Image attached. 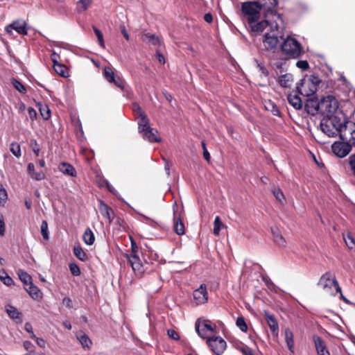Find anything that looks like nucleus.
Here are the masks:
<instances>
[{
    "label": "nucleus",
    "instance_id": "nucleus-49",
    "mask_svg": "<svg viewBox=\"0 0 355 355\" xmlns=\"http://www.w3.org/2000/svg\"><path fill=\"white\" fill-rule=\"evenodd\" d=\"M272 191L276 199L281 203H283V200H284V196L282 190L279 188H275L274 189H272Z\"/></svg>",
    "mask_w": 355,
    "mask_h": 355
},
{
    "label": "nucleus",
    "instance_id": "nucleus-63",
    "mask_svg": "<svg viewBox=\"0 0 355 355\" xmlns=\"http://www.w3.org/2000/svg\"><path fill=\"white\" fill-rule=\"evenodd\" d=\"M120 30H121V32L122 35H123V37L125 38V40L127 41H128L130 40V37H129L128 33L126 31L125 26L124 25H121L120 26Z\"/></svg>",
    "mask_w": 355,
    "mask_h": 355
},
{
    "label": "nucleus",
    "instance_id": "nucleus-57",
    "mask_svg": "<svg viewBox=\"0 0 355 355\" xmlns=\"http://www.w3.org/2000/svg\"><path fill=\"white\" fill-rule=\"evenodd\" d=\"M8 198L6 190L3 188L1 183H0V200L6 201Z\"/></svg>",
    "mask_w": 355,
    "mask_h": 355
},
{
    "label": "nucleus",
    "instance_id": "nucleus-55",
    "mask_svg": "<svg viewBox=\"0 0 355 355\" xmlns=\"http://www.w3.org/2000/svg\"><path fill=\"white\" fill-rule=\"evenodd\" d=\"M167 334L168 337L173 340H180L179 334L175 331L174 329H170L167 331Z\"/></svg>",
    "mask_w": 355,
    "mask_h": 355
},
{
    "label": "nucleus",
    "instance_id": "nucleus-47",
    "mask_svg": "<svg viewBox=\"0 0 355 355\" xmlns=\"http://www.w3.org/2000/svg\"><path fill=\"white\" fill-rule=\"evenodd\" d=\"M91 5V0H79L78 2V8L83 11L87 10Z\"/></svg>",
    "mask_w": 355,
    "mask_h": 355
},
{
    "label": "nucleus",
    "instance_id": "nucleus-43",
    "mask_svg": "<svg viewBox=\"0 0 355 355\" xmlns=\"http://www.w3.org/2000/svg\"><path fill=\"white\" fill-rule=\"evenodd\" d=\"M236 326L243 332H247L248 326L243 317H238L236 322Z\"/></svg>",
    "mask_w": 355,
    "mask_h": 355
},
{
    "label": "nucleus",
    "instance_id": "nucleus-23",
    "mask_svg": "<svg viewBox=\"0 0 355 355\" xmlns=\"http://www.w3.org/2000/svg\"><path fill=\"white\" fill-rule=\"evenodd\" d=\"M128 259L134 271L140 273L143 272L142 262L138 255H128Z\"/></svg>",
    "mask_w": 355,
    "mask_h": 355
},
{
    "label": "nucleus",
    "instance_id": "nucleus-1",
    "mask_svg": "<svg viewBox=\"0 0 355 355\" xmlns=\"http://www.w3.org/2000/svg\"><path fill=\"white\" fill-rule=\"evenodd\" d=\"M277 0H257L256 1H246L241 5V10L248 22L254 19L259 18L260 10H263L267 14L280 18V15L277 12L275 8L277 6Z\"/></svg>",
    "mask_w": 355,
    "mask_h": 355
},
{
    "label": "nucleus",
    "instance_id": "nucleus-22",
    "mask_svg": "<svg viewBox=\"0 0 355 355\" xmlns=\"http://www.w3.org/2000/svg\"><path fill=\"white\" fill-rule=\"evenodd\" d=\"M6 311L8 316L16 321L21 323L22 322V314L15 306L12 305L6 306Z\"/></svg>",
    "mask_w": 355,
    "mask_h": 355
},
{
    "label": "nucleus",
    "instance_id": "nucleus-31",
    "mask_svg": "<svg viewBox=\"0 0 355 355\" xmlns=\"http://www.w3.org/2000/svg\"><path fill=\"white\" fill-rule=\"evenodd\" d=\"M285 340L288 349L291 352H294V340H293V334L289 329H286L285 330Z\"/></svg>",
    "mask_w": 355,
    "mask_h": 355
},
{
    "label": "nucleus",
    "instance_id": "nucleus-28",
    "mask_svg": "<svg viewBox=\"0 0 355 355\" xmlns=\"http://www.w3.org/2000/svg\"><path fill=\"white\" fill-rule=\"evenodd\" d=\"M173 229L175 232L178 235H182L185 232L184 223L180 218H176L175 214H174Z\"/></svg>",
    "mask_w": 355,
    "mask_h": 355
},
{
    "label": "nucleus",
    "instance_id": "nucleus-32",
    "mask_svg": "<svg viewBox=\"0 0 355 355\" xmlns=\"http://www.w3.org/2000/svg\"><path fill=\"white\" fill-rule=\"evenodd\" d=\"M293 80V75L291 73H286L279 77V84L283 87H290Z\"/></svg>",
    "mask_w": 355,
    "mask_h": 355
},
{
    "label": "nucleus",
    "instance_id": "nucleus-44",
    "mask_svg": "<svg viewBox=\"0 0 355 355\" xmlns=\"http://www.w3.org/2000/svg\"><path fill=\"white\" fill-rule=\"evenodd\" d=\"M306 78L301 79L300 83L297 86V90L302 95V90L304 88H306V90H310L311 89H312L311 84L303 83L304 81H306Z\"/></svg>",
    "mask_w": 355,
    "mask_h": 355
},
{
    "label": "nucleus",
    "instance_id": "nucleus-9",
    "mask_svg": "<svg viewBox=\"0 0 355 355\" xmlns=\"http://www.w3.org/2000/svg\"><path fill=\"white\" fill-rule=\"evenodd\" d=\"M352 144L349 142L335 141L331 145L332 152L338 157L343 158L347 156L352 150Z\"/></svg>",
    "mask_w": 355,
    "mask_h": 355
},
{
    "label": "nucleus",
    "instance_id": "nucleus-21",
    "mask_svg": "<svg viewBox=\"0 0 355 355\" xmlns=\"http://www.w3.org/2000/svg\"><path fill=\"white\" fill-rule=\"evenodd\" d=\"M141 39L144 42L148 45L157 46H161L162 44L159 37L155 34H150L149 33H144L141 35Z\"/></svg>",
    "mask_w": 355,
    "mask_h": 355
},
{
    "label": "nucleus",
    "instance_id": "nucleus-26",
    "mask_svg": "<svg viewBox=\"0 0 355 355\" xmlns=\"http://www.w3.org/2000/svg\"><path fill=\"white\" fill-rule=\"evenodd\" d=\"M288 103L295 109L300 110L302 108V101L297 95L288 94L287 96Z\"/></svg>",
    "mask_w": 355,
    "mask_h": 355
},
{
    "label": "nucleus",
    "instance_id": "nucleus-6",
    "mask_svg": "<svg viewBox=\"0 0 355 355\" xmlns=\"http://www.w3.org/2000/svg\"><path fill=\"white\" fill-rule=\"evenodd\" d=\"M327 119L329 120L331 127L336 130V135L338 134L342 141L347 140L349 134V128L352 123L342 122L340 119L334 114L331 116H327Z\"/></svg>",
    "mask_w": 355,
    "mask_h": 355
},
{
    "label": "nucleus",
    "instance_id": "nucleus-52",
    "mask_svg": "<svg viewBox=\"0 0 355 355\" xmlns=\"http://www.w3.org/2000/svg\"><path fill=\"white\" fill-rule=\"evenodd\" d=\"M69 270L73 276H79L81 273L79 266L74 263L69 264Z\"/></svg>",
    "mask_w": 355,
    "mask_h": 355
},
{
    "label": "nucleus",
    "instance_id": "nucleus-24",
    "mask_svg": "<svg viewBox=\"0 0 355 355\" xmlns=\"http://www.w3.org/2000/svg\"><path fill=\"white\" fill-rule=\"evenodd\" d=\"M58 169L64 175L71 177H76L77 175L75 168L67 162L60 163L58 166Z\"/></svg>",
    "mask_w": 355,
    "mask_h": 355
},
{
    "label": "nucleus",
    "instance_id": "nucleus-34",
    "mask_svg": "<svg viewBox=\"0 0 355 355\" xmlns=\"http://www.w3.org/2000/svg\"><path fill=\"white\" fill-rule=\"evenodd\" d=\"M73 253L74 255L80 261H85L88 259V256L86 252L83 250L82 247L78 245H75L73 248Z\"/></svg>",
    "mask_w": 355,
    "mask_h": 355
},
{
    "label": "nucleus",
    "instance_id": "nucleus-33",
    "mask_svg": "<svg viewBox=\"0 0 355 355\" xmlns=\"http://www.w3.org/2000/svg\"><path fill=\"white\" fill-rule=\"evenodd\" d=\"M25 289L33 299L36 300L40 297V290L33 285L32 282Z\"/></svg>",
    "mask_w": 355,
    "mask_h": 355
},
{
    "label": "nucleus",
    "instance_id": "nucleus-46",
    "mask_svg": "<svg viewBox=\"0 0 355 355\" xmlns=\"http://www.w3.org/2000/svg\"><path fill=\"white\" fill-rule=\"evenodd\" d=\"M41 234L45 240L49 239V232H48V223L46 220H43L41 224Z\"/></svg>",
    "mask_w": 355,
    "mask_h": 355
},
{
    "label": "nucleus",
    "instance_id": "nucleus-45",
    "mask_svg": "<svg viewBox=\"0 0 355 355\" xmlns=\"http://www.w3.org/2000/svg\"><path fill=\"white\" fill-rule=\"evenodd\" d=\"M93 30L97 37L99 45L101 47L105 48L104 39L102 32L95 26H93Z\"/></svg>",
    "mask_w": 355,
    "mask_h": 355
},
{
    "label": "nucleus",
    "instance_id": "nucleus-25",
    "mask_svg": "<svg viewBox=\"0 0 355 355\" xmlns=\"http://www.w3.org/2000/svg\"><path fill=\"white\" fill-rule=\"evenodd\" d=\"M271 233L273 236V240L276 244L280 247L286 246V241L277 227H271Z\"/></svg>",
    "mask_w": 355,
    "mask_h": 355
},
{
    "label": "nucleus",
    "instance_id": "nucleus-41",
    "mask_svg": "<svg viewBox=\"0 0 355 355\" xmlns=\"http://www.w3.org/2000/svg\"><path fill=\"white\" fill-rule=\"evenodd\" d=\"M12 84L13 87L20 93L25 94L26 92V89L25 86L19 80L15 78H12Z\"/></svg>",
    "mask_w": 355,
    "mask_h": 355
},
{
    "label": "nucleus",
    "instance_id": "nucleus-27",
    "mask_svg": "<svg viewBox=\"0 0 355 355\" xmlns=\"http://www.w3.org/2000/svg\"><path fill=\"white\" fill-rule=\"evenodd\" d=\"M37 105L39 107V110L42 117L44 120L49 119L51 118V114L49 106L46 104L42 103L41 102L37 103Z\"/></svg>",
    "mask_w": 355,
    "mask_h": 355
},
{
    "label": "nucleus",
    "instance_id": "nucleus-35",
    "mask_svg": "<svg viewBox=\"0 0 355 355\" xmlns=\"http://www.w3.org/2000/svg\"><path fill=\"white\" fill-rule=\"evenodd\" d=\"M19 279L27 286L32 282V277L25 271L19 269L17 271Z\"/></svg>",
    "mask_w": 355,
    "mask_h": 355
},
{
    "label": "nucleus",
    "instance_id": "nucleus-53",
    "mask_svg": "<svg viewBox=\"0 0 355 355\" xmlns=\"http://www.w3.org/2000/svg\"><path fill=\"white\" fill-rule=\"evenodd\" d=\"M31 177L33 179L37 180V181L44 180L46 178L45 174L42 171H37V172L35 171V173H33Z\"/></svg>",
    "mask_w": 355,
    "mask_h": 355
},
{
    "label": "nucleus",
    "instance_id": "nucleus-3",
    "mask_svg": "<svg viewBox=\"0 0 355 355\" xmlns=\"http://www.w3.org/2000/svg\"><path fill=\"white\" fill-rule=\"evenodd\" d=\"M318 286L321 287L325 292L335 295L340 292V287L334 275L331 272L323 274L319 279Z\"/></svg>",
    "mask_w": 355,
    "mask_h": 355
},
{
    "label": "nucleus",
    "instance_id": "nucleus-40",
    "mask_svg": "<svg viewBox=\"0 0 355 355\" xmlns=\"http://www.w3.org/2000/svg\"><path fill=\"white\" fill-rule=\"evenodd\" d=\"M222 227H223V224L221 222L220 217L218 216H216L214 223L213 234L215 236H218Z\"/></svg>",
    "mask_w": 355,
    "mask_h": 355
},
{
    "label": "nucleus",
    "instance_id": "nucleus-2",
    "mask_svg": "<svg viewBox=\"0 0 355 355\" xmlns=\"http://www.w3.org/2000/svg\"><path fill=\"white\" fill-rule=\"evenodd\" d=\"M282 51L290 58L296 59L304 53L301 44L295 38L288 36L280 45Z\"/></svg>",
    "mask_w": 355,
    "mask_h": 355
},
{
    "label": "nucleus",
    "instance_id": "nucleus-14",
    "mask_svg": "<svg viewBox=\"0 0 355 355\" xmlns=\"http://www.w3.org/2000/svg\"><path fill=\"white\" fill-rule=\"evenodd\" d=\"M264 318L267 322L268 325L274 336H277L279 334V325L275 317L270 314L268 312L265 311Z\"/></svg>",
    "mask_w": 355,
    "mask_h": 355
},
{
    "label": "nucleus",
    "instance_id": "nucleus-17",
    "mask_svg": "<svg viewBox=\"0 0 355 355\" xmlns=\"http://www.w3.org/2000/svg\"><path fill=\"white\" fill-rule=\"evenodd\" d=\"M9 28L16 31L19 34L26 35H27L26 23L22 20L14 21L7 28L6 31L9 32Z\"/></svg>",
    "mask_w": 355,
    "mask_h": 355
},
{
    "label": "nucleus",
    "instance_id": "nucleus-36",
    "mask_svg": "<svg viewBox=\"0 0 355 355\" xmlns=\"http://www.w3.org/2000/svg\"><path fill=\"white\" fill-rule=\"evenodd\" d=\"M254 62H255L256 67L258 69L259 71L261 73V76L267 78L269 76V71L265 67L263 63L262 62L259 61L256 58L254 59Z\"/></svg>",
    "mask_w": 355,
    "mask_h": 355
},
{
    "label": "nucleus",
    "instance_id": "nucleus-51",
    "mask_svg": "<svg viewBox=\"0 0 355 355\" xmlns=\"http://www.w3.org/2000/svg\"><path fill=\"white\" fill-rule=\"evenodd\" d=\"M78 338L83 347H89V345L92 343L89 337L85 334L80 336Z\"/></svg>",
    "mask_w": 355,
    "mask_h": 355
},
{
    "label": "nucleus",
    "instance_id": "nucleus-5",
    "mask_svg": "<svg viewBox=\"0 0 355 355\" xmlns=\"http://www.w3.org/2000/svg\"><path fill=\"white\" fill-rule=\"evenodd\" d=\"M276 31H272L269 33H266L263 38V46L266 51H271L275 52L279 46L280 40H282V36L279 35L277 28L278 25L275 24Z\"/></svg>",
    "mask_w": 355,
    "mask_h": 355
},
{
    "label": "nucleus",
    "instance_id": "nucleus-42",
    "mask_svg": "<svg viewBox=\"0 0 355 355\" xmlns=\"http://www.w3.org/2000/svg\"><path fill=\"white\" fill-rule=\"evenodd\" d=\"M10 150L17 157H20L21 155L20 146L16 142H13L10 144Z\"/></svg>",
    "mask_w": 355,
    "mask_h": 355
},
{
    "label": "nucleus",
    "instance_id": "nucleus-16",
    "mask_svg": "<svg viewBox=\"0 0 355 355\" xmlns=\"http://www.w3.org/2000/svg\"><path fill=\"white\" fill-rule=\"evenodd\" d=\"M99 211L101 215L106 218L109 223H112L114 218V212L113 209L105 204L103 200H100Z\"/></svg>",
    "mask_w": 355,
    "mask_h": 355
},
{
    "label": "nucleus",
    "instance_id": "nucleus-58",
    "mask_svg": "<svg viewBox=\"0 0 355 355\" xmlns=\"http://www.w3.org/2000/svg\"><path fill=\"white\" fill-rule=\"evenodd\" d=\"M236 347L238 350H239L243 354V355H245L247 353V351L248 350V349L250 348L248 346H247L243 343L236 345Z\"/></svg>",
    "mask_w": 355,
    "mask_h": 355
},
{
    "label": "nucleus",
    "instance_id": "nucleus-19",
    "mask_svg": "<svg viewBox=\"0 0 355 355\" xmlns=\"http://www.w3.org/2000/svg\"><path fill=\"white\" fill-rule=\"evenodd\" d=\"M329 120L327 118H322L321 120L320 126L322 132L329 137H334L336 136V130L331 127V124L329 123Z\"/></svg>",
    "mask_w": 355,
    "mask_h": 355
},
{
    "label": "nucleus",
    "instance_id": "nucleus-61",
    "mask_svg": "<svg viewBox=\"0 0 355 355\" xmlns=\"http://www.w3.org/2000/svg\"><path fill=\"white\" fill-rule=\"evenodd\" d=\"M28 115H29V117L30 119L33 121L36 119L37 117V112H36V110L31 107H29L28 108Z\"/></svg>",
    "mask_w": 355,
    "mask_h": 355
},
{
    "label": "nucleus",
    "instance_id": "nucleus-59",
    "mask_svg": "<svg viewBox=\"0 0 355 355\" xmlns=\"http://www.w3.org/2000/svg\"><path fill=\"white\" fill-rule=\"evenodd\" d=\"M23 346L26 350L30 351V352H33L34 351L35 346L28 340L24 341Z\"/></svg>",
    "mask_w": 355,
    "mask_h": 355
},
{
    "label": "nucleus",
    "instance_id": "nucleus-64",
    "mask_svg": "<svg viewBox=\"0 0 355 355\" xmlns=\"http://www.w3.org/2000/svg\"><path fill=\"white\" fill-rule=\"evenodd\" d=\"M36 343L38 346H40V347L42 348H44L45 347V341L44 339L41 338H36Z\"/></svg>",
    "mask_w": 355,
    "mask_h": 355
},
{
    "label": "nucleus",
    "instance_id": "nucleus-30",
    "mask_svg": "<svg viewBox=\"0 0 355 355\" xmlns=\"http://www.w3.org/2000/svg\"><path fill=\"white\" fill-rule=\"evenodd\" d=\"M138 119L139 121L137 123L139 132L150 127V121L146 114L139 116Z\"/></svg>",
    "mask_w": 355,
    "mask_h": 355
},
{
    "label": "nucleus",
    "instance_id": "nucleus-50",
    "mask_svg": "<svg viewBox=\"0 0 355 355\" xmlns=\"http://www.w3.org/2000/svg\"><path fill=\"white\" fill-rule=\"evenodd\" d=\"M110 83L114 84L115 86L120 88L121 90H123L125 88L124 80L119 76H116L115 78H114V80H112Z\"/></svg>",
    "mask_w": 355,
    "mask_h": 355
},
{
    "label": "nucleus",
    "instance_id": "nucleus-13",
    "mask_svg": "<svg viewBox=\"0 0 355 355\" xmlns=\"http://www.w3.org/2000/svg\"><path fill=\"white\" fill-rule=\"evenodd\" d=\"M320 101L317 98H309L306 100L304 109L306 112L313 116L319 114Z\"/></svg>",
    "mask_w": 355,
    "mask_h": 355
},
{
    "label": "nucleus",
    "instance_id": "nucleus-7",
    "mask_svg": "<svg viewBox=\"0 0 355 355\" xmlns=\"http://www.w3.org/2000/svg\"><path fill=\"white\" fill-rule=\"evenodd\" d=\"M195 329L198 336L203 338H208L207 332L216 333V326L209 320L199 318L195 324Z\"/></svg>",
    "mask_w": 355,
    "mask_h": 355
},
{
    "label": "nucleus",
    "instance_id": "nucleus-29",
    "mask_svg": "<svg viewBox=\"0 0 355 355\" xmlns=\"http://www.w3.org/2000/svg\"><path fill=\"white\" fill-rule=\"evenodd\" d=\"M83 241L86 245H92L94 244L95 241V236L92 230L89 227H87L83 235Z\"/></svg>",
    "mask_w": 355,
    "mask_h": 355
},
{
    "label": "nucleus",
    "instance_id": "nucleus-20",
    "mask_svg": "<svg viewBox=\"0 0 355 355\" xmlns=\"http://www.w3.org/2000/svg\"><path fill=\"white\" fill-rule=\"evenodd\" d=\"M259 18H257L248 22V24L253 32H262L268 25V20L259 21Z\"/></svg>",
    "mask_w": 355,
    "mask_h": 355
},
{
    "label": "nucleus",
    "instance_id": "nucleus-60",
    "mask_svg": "<svg viewBox=\"0 0 355 355\" xmlns=\"http://www.w3.org/2000/svg\"><path fill=\"white\" fill-rule=\"evenodd\" d=\"M5 223L3 220V216L0 214V235L3 236L5 234Z\"/></svg>",
    "mask_w": 355,
    "mask_h": 355
},
{
    "label": "nucleus",
    "instance_id": "nucleus-39",
    "mask_svg": "<svg viewBox=\"0 0 355 355\" xmlns=\"http://www.w3.org/2000/svg\"><path fill=\"white\" fill-rule=\"evenodd\" d=\"M103 74L105 78L110 83L112 80H114V78L116 76L114 73L112 69L110 67H105L103 70Z\"/></svg>",
    "mask_w": 355,
    "mask_h": 355
},
{
    "label": "nucleus",
    "instance_id": "nucleus-37",
    "mask_svg": "<svg viewBox=\"0 0 355 355\" xmlns=\"http://www.w3.org/2000/svg\"><path fill=\"white\" fill-rule=\"evenodd\" d=\"M0 279L6 286H10L13 284L12 279L8 275L4 269L0 270Z\"/></svg>",
    "mask_w": 355,
    "mask_h": 355
},
{
    "label": "nucleus",
    "instance_id": "nucleus-11",
    "mask_svg": "<svg viewBox=\"0 0 355 355\" xmlns=\"http://www.w3.org/2000/svg\"><path fill=\"white\" fill-rule=\"evenodd\" d=\"M193 302L196 305H200L206 303L208 300V292L205 284H202L200 287L196 289L193 293Z\"/></svg>",
    "mask_w": 355,
    "mask_h": 355
},
{
    "label": "nucleus",
    "instance_id": "nucleus-48",
    "mask_svg": "<svg viewBox=\"0 0 355 355\" xmlns=\"http://www.w3.org/2000/svg\"><path fill=\"white\" fill-rule=\"evenodd\" d=\"M132 111L135 115L138 118L140 116L145 114L146 113L142 110L141 107L137 103H132Z\"/></svg>",
    "mask_w": 355,
    "mask_h": 355
},
{
    "label": "nucleus",
    "instance_id": "nucleus-15",
    "mask_svg": "<svg viewBox=\"0 0 355 355\" xmlns=\"http://www.w3.org/2000/svg\"><path fill=\"white\" fill-rule=\"evenodd\" d=\"M140 133L142 134V137L144 139H146L151 143L159 142L161 141V138L158 136V131L153 128L150 127L149 128L141 131Z\"/></svg>",
    "mask_w": 355,
    "mask_h": 355
},
{
    "label": "nucleus",
    "instance_id": "nucleus-12",
    "mask_svg": "<svg viewBox=\"0 0 355 355\" xmlns=\"http://www.w3.org/2000/svg\"><path fill=\"white\" fill-rule=\"evenodd\" d=\"M350 135L349 142L355 146V123H351L349 128ZM348 163L352 171V175L355 178V153L352 155L348 159Z\"/></svg>",
    "mask_w": 355,
    "mask_h": 355
},
{
    "label": "nucleus",
    "instance_id": "nucleus-18",
    "mask_svg": "<svg viewBox=\"0 0 355 355\" xmlns=\"http://www.w3.org/2000/svg\"><path fill=\"white\" fill-rule=\"evenodd\" d=\"M313 338L318 355H330L324 341L320 336H313Z\"/></svg>",
    "mask_w": 355,
    "mask_h": 355
},
{
    "label": "nucleus",
    "instance_id": "nucleus-38",
    "mask_svg": "<svg viewBox=\"0 0 355 355\" xmlns=\"http://www.w3.org/2000/svg\"><path fill=\"white\" fill-rule=\"evenodd\" d=\"M53 69L58 74L62 77H66V68L64 65L53 60Z\"/></svg>",
    "mask_w": 355,
    "mask_h": 355
},
{
    "label": "nucleus",
    "instance_id": "nucleus-62",
    "mask_svg": "<svg viewBox=\"0 0 355 355\" xmlns=\"http://www.w3.org/2000/svg\"><path fill=\"white\" fill-rule=\"evenodd\" d=\"M138 252V247L136 244L135 242L134 241H132V243H131V252L129 255H138L137 254Z\"/></svg>",
    "mask_w": 355,
    "mask_h": 355
},
{
    "label": "nucleus",
    "instance_id": "nucleus-8",
    "mask_svg": "<svg viewBox=\"0 0 355 355\" xmlns=\"http://www.w3.org/2000/svg\"><path fill=\"white\" fill-rule=\"evenodd\" d=\"M207 344L211 350L216 355H220L223 353L227 347V343L220 336L208 338Z\"/></svg>",
    "mask_w": 355,
    "mask_h": 355
},
{
    "label": "nucleus",
    "instance_id": "nucleus-54",
    "mask_svg": "<svg viewBox=\"0 0 355 355\" xmlns=\"http://www.w3.org/2000/svg\"><path fill=\"white\" fill-rule=\"evenodd\" d=\"M201 145H202V149H203V156H204V158L205 159V160L208 163H209L210 162V159H211V156H210V154H209V153L208 152V150L207 149L205 142L204 141H202Z\"/></svg>",
    "mask_w": 355,
    "mask_h": 355
},
{
    "label": "nucleus",
    "instance_id": "nucleus-56",
    "mask_svg": "<svg viewBox=\"0 0 355 355\" xmlns=\"http://www.w3.org/2000/svg\"><path fill=\"white\" fill-rule=\"evenodd\" d=\"M296 66L302 70H306L309 68V64L306 60H298Z\"/></svg>",
    "mask_w": 355,
    "mask_h": 355
},
{
    "label": "nucleus",
    "instance_id": "nucleus-10",
    "mask_svg": "<svg viewBox=\"0 0 355 355\" xmlns=\"http://www.w3.org/2000/svg\"><path fill=\"white\" fill-rule=\"evenodd\" d=\"M306 80L304 81L303 83L311 84L312 89L310 90H306V88H304L302 90V95L305 96H309L314 94L317 92L318 87L321 83V79L318 74L313 73L307 77Z\"/></svg>",
    "mask_w": 355,
    "mask_h": 355
},
{
    "label": "nucleus",
    "instance_id": "nucleus-4",
    "mask_svg": "<svg viewBox=\"0 0 355 355\" xmlns=\"http://www.w3.org/2000/svg\"><path fill=\"white\" fill-rule=\"evenodd\" d=\"M338 108V102L335 97L327 96L320 101L319 114L327 118L334 114Z\"/></svg>",
    "mask_w": 355,
    "mask_h": 355
}]
</instances>
